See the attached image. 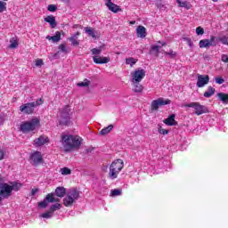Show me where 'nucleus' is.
I'll return each instance as SVG.
<instances>
[{
  "instance_id": "obj_23",
  "label": "nucleus",
  "mask_w": 228,
  "mask_h": 228,
  "mask_svg": "<svg viewBox=\"0 0 228 228\" xmlns=\"http://www.w3.org/2000/svg\"><path fill=\"white\" fill-rule=\"evenodd\" d=\"M65 193H67V189H65L64 187H57L55 189V195L57 197H60V198L65 197Z\"/></svg>"
},
{
  "instance_id": "obj_22",
  "label": "nucleus",
  "mask_w": 228,
  "mask_h": 228,
  "mask_svg": "<svg viewBox=\"0 0 228 228\" xmlns=\"http://www.w3.org/2000/svg\"><path fill=\"white\" fill-rule=\"evenodd\" d=\"M217 98L223 104H228V94L225 93H218L217 94Z\"/></svg>"
},
{
  "instance_id": "obj_3",
  "label": "nucleus",
  "mask_w": 228,
  "mask_h": 228,
  "mask_svg": "<svg viewBox=\"0 0 228 228\" xmlns=\"http://www.w3.org/2000/svg\"><path fill=\"white\" fill-rule=\"evenodd\" d=\"M42 104H44V99L39 98L36 102H28V103L20 105V111H21V113H25L26 115H31V113H33V111H35V108H37L38 106H42Z\"/></svg>"
},
{
  "instance_id": "obj_48",
  "label": "nucleus",
  "mask_w": 228,
  "mask_h": 228,
  "mask_svg": "<svg viewBox=\"0 0 228 228\" xmlns=\"http://www.w3.org/2000/svg\"><path fill=\"white\" fill-rule=\"evenodd\" d=\"M159 134H168V130L161 128V126H159Z\"/></svg>"
},
{
  "instance_id": "obj_36",
  "label": "nucleus",
  "mask_w": 228,
  "mask_h": 228,
  "mask_svg": "<svg viewBox=\"0 0 228 228\" xmlns=\"http://www.w3.org/2000/svg\"><path fill=\"white\" fill-rule=\"evenodd\" d=\"M209 40L210 46L215 47L216 46V37L211 36Z\"/></svg>"
},
{
  "instance_id": "obj_56",
  "label": "nucleus",
  "mask_w": 228,
  "mask_h": 228,
  "mask_svg": "<svg viewBox=\"0 0 228 228\" xmlns=\"http://www.w3.org/2000/svg\"><path fill=\"white\" fill-rule=\"evenodd\" d=\"M62 3H69V0H61Z\"/></svg>"
},
{
  "instance_id": "obj_45",
  "label": "nucleus",
  "mask_w": 228,
  "mask_h": 228,
  "mask_svg": "<svg viewBox=\"0 0 228 228\" xmlns=\"http://www.w3.org/2000/svg\"><path fill=\"white\" fill-rule=\"evenodd\" d=\"M48 12H56L58 7L54 4H49L47 7Z\"/></svg>"
},
{
  "instance_id": "obj_30",
  "label": "nucleus",
  "mask_w": 228,
  "mask_h": 228,
  "mask_svg": "<svg viewBox=\"0 0 228 228\" xmlns=\"http://www.w3.org/2000/svg\"><path fill=\"white\" fill-rule=\"evenodd\" d=\"M218 42H221L223 45H228V36H222L217 38Z\"/></svg>"
},
{
  "instance_id": "obj_27",
  "label": "nucleus",
  "mask_w": 228,
  "mask_h": 228,
  "mask_svg": "<svg viewBox=\"0 0 228 228\" xmlns=\"http://www.w3.org/2000/svg\"><path fill=\"white\" fill-rule=\"evenodd\" d=\"M86 33H87L89 37H92V38H97V32L90 27L86 28Z\"/></svg>"
},
{
  "instance_id": "obj_39",
  "label": "nucleus",
  "mask_w": 228,
  "mask_h": 228,
  "mask_svg": "<svg viewBox=\"0 0 228 228\" xmlns=\"http://www.w3.org/2000/svg\"><path fill=\"white\" fill-rule=\"evenodd\" d=\"M61 173L62 174V175H70L71 171L69 167H62L61 168Z\"/></svg>"
},
{
  "instance_id": "obj_32",
  "label": "nucleus",
  "mask_w": 228,
  "mask_h": 228,
  "mask_svg": "<svg viewBox=\"0 0 228 228\" xmlns=\"http://www.w3.org/2000/svg\"><path fill=\"white\" fill-rule=\"evenodd\" d=\"M136 61H137L133 57L126 59V64L130 65L131 67H133V65H135Z\"/></svg>"
},
{
  "instance_id": "obj_52",
  "label": "nucleus",
  "mask_w": 228,
  "mask_h": 228,
  "mask_svg": "<svg viewBox=\"0 0 228 228\" xmlns=\"http://www.w3.org/2000/svg\"><path fill=\"white\" fill-rule=\"evenodd\" d=\"M2 159H4V151L0 149V161H1Z\"/></svg>"
},
{
  "instance_id": "obj_42",
  "label": "nucleus",
  "mask_w": 228,
  "mask_h": 228,
  "mask_svg": "<svg viewBox=\"0 0 228 228\" xmlns=\"http://www.w3.org/2000/svg\"><path fill=\"white\" fill-rule=\"evenodd\" d=\"M215 80L217 85H224V83H225V79H224L222 77H217L215 78Z\"/></svg>"
},
{
  "instance_id": "obj_7",
  "label": "nucleus",
  "mask_w": 228,
  "mask_h": 228,
  "mask_svg": "<svg viewBox=\"0 0 228 228\" xmlns=\"http://www.w3.org/2000/svg\"><path fill=\"white\" fill-rule=\"evenodd\" d=\"M183 108H193L195 110V115L200 117V115H204V113H209L208 107L201 105L200 102H192L183 105Z\"/></svg>"
},
{
  "instance_id": "obj_24",
  "label": "nucleus",
  "mask_w": 228,
  "mask_h": 228,
  "mask_svg": "<svg viewBox=\"0 0 228 228\" xmlns=\"http://www.w3.org/2000/svg\"><path fill=\"white\" fill-rule=\"evenodd\" d=\"M133 90L135 94H141V92H143V86L140 82H134Z\"/></svg>"
},
{
  "instance_id": "obj_6",
  "label": "nucleus",
  "mask_w": 228,
  "mask_h": 228,
  "mask_svg": "<svg viewBox=\"0 0 228 228\" xmlns=\"http://www.w3.org/2000/svg\"><path fill=\"white\" fill-rule=\"evenodd\" d=\"M40 124V120L38 118H33L30 121L23 122L20 125V131L23 133H31V131H35L38 127Z\"/></svg>"
},
{
  "instance_id": "obj_34",
  "label": "nucleus",
  "mask_w": 228,
  "mask_h": 228,
  "mask_svg": "<svg viewBox=\"0 0 228 228\" xmlns=\"http://www.w3.org/2000/svg\"><path fill=\"white\" fill-rule=\"evenodd\" d=\"M118 195H122V190L120 189H114L111 191L112 197H118Z\"/></svg>"
},
{
  "instance_id": "obj_13",
  "label": "nucleus",
  "mask_w": 228,
  "mask_h": 228,
  "mask_svg": "<svg viewBox=\"0 0 228 228\" xmlns=\"http://www.w3.org/2000/svg\"><path fill=\"white\" fill-rule=\"evenodd\" d=\"M105 1H106V6L109 8L110 12H113V13H118V12H122V9H120V6L111 2V0H105Z\"/></svg>"
},
{
  "instance_id": "obj_46",
  "label": "nucleus",
  "mask_w": 228,
  "mask_h": 228,
  "mask_svg": "<svg viewBox=\"0 0 228 228\" xmlns=\"http://www.w3.org/2000/svg\"><path fill=\"white\" fill-rule=\"evenodd\" d=\"M196 35H204V28L202 27H198L196 28Z\"/></svg>"
},
{
  "instance_id": "obj_41",
  "label": "nucleus",
  "mask_w": 228,
  "mask_h": 228,
  "mask_svg": "<svg viewBox=\"0 0 228 228\" xmlns=\"http://www.w3.org/2000/svg\"><path fill=\"white\" fill-rule=\"evenodd\" d=\"M6 12V2L0 1V13Z\"/></svg>"
},
{
  "instance_id": "obj_29",
  "label": "nucleus",
  "mask_w": 228,
  "mask_h": 228,
  "mask_svg": "<svg viewBox=\"0 0 228 228\" xmlns=\"http://www.w3.org/2000/svg\"><path fill=\"white\" fill-rule=\"evenodd\" d=\"M58 209H61V204L55 203L50 207V211L53 215L54 211H58Z\"/></svg>"
},
{
  "instance_id": "obj_21",
  "label": "nucleus",
  "mask_w": 228,
  "mask_h": 228,
  "mask_svg": "<svg viewBox=\"0 0 228 228\" xmlns=\"http://www.w3.org/2000/svg\"><path fill=\"white\" fill-rule=\"evenodd\" d=\"M118 174H120V171L117 170L115 167H112V166L110 167L109 177L110 179H117V177H118Z\"/></svg>"
},
{
  "instance_id": "obj_44",
  "label": "nucleus",
  "mask_w": 228,
  "mask_h": 228,
  "mask_svg": "<svg viewBox=\"0 0 228 228\" xmlns=\"http://www.w3.org/2000/svg\"><path fill=\"white\" fill-rule=\"evenodd\" d=\"M184 42H187L189 47H191V49L193 47V41H191V38L190 37H183Z\"/></svg>"
},
{
  "instance_id": "obj_1",
  "label": "nucleus",
  "mask_w": 228,
  "mask_h": 228,
  "mask_svg": "<svg viewBox=\"0 0 228 228\" xmlns=\"http://www.w3.org/2000/svg\"><path fill=\"white\" fill-rule=\"evenodd\" d=\"M61 142L65 152H70L81 146V138L77 135L62 134Z\"/></svg>"
},
{
  "instance_id": "obj_4",
  "label": "nucleus",
  "mask_w": 228,
  "mask_h": 228,
  "mask_svg": "<svg viewBox=\"0 0 228 228\" xmlns=\"http://www.w3.org/2000/svg\"><path fill=\"white\" fill-rule=\"evenodd\" d=\"M79 199V191L77 189H69L67 196L63 199V204L66 208H70Z\"/></svg>"
},
{
  "instance_id": "obj_9",
  "label": "nucleus",
  "mask_w": 228,
  "mask_h": 228,
  "mask_svg": "<svg viewBox=\"0 0 228 228\" xmlns=\"http://www.w3.org/2000/svg\"><path fill=\"white\" fill-rule=\"evenodd\" d=\"M30 161L34 167H38V165L44 163V157L40 151H34L30 154Z\"/></svg>"
},
{
  "instance_id": "obj_20",
  "label": "nucleus",
  "mask_w": 228,
  "mask_h": 228,
  "mask_svg": "<svg viewBox=\"0 0 228 228\" xmlns=\"http://www.w3.org/2000/svg\"><path fill=\"white\" fill-rule=\"evenodd\" d=\"M45 22H49L52 28H54L57 26L56 18L53 15H49L45 18Z\"/></svg>"
},
{
  "instance_id": "obj_11",
  "label": "nucleus",
  "mask_w": 228,
  "mask_h": 228,
  "mask_svg": "<svg viewBox=\"0 0 228 228\" xmlns=\"http://www.w3.org/2000/svg\"><path fill=\"white\" fill-rule=\"evenodd\" d=\"M133 83H140L145 77V69H137L131 73Z\"/></svg>"
},
{
  "instance_id": "obj_10",
  "label": "nucleus",
  "mask_w": 228,
  "mask_h": 228,
  "mask_svg": "<svg viewBox=\"0 0 228 228\" xmlns=\"http://www.w3.org/2000/svg\"><path fill=\"white\" fill-rule=\"evenodd\" d=\"M53 202H58V200L53 197V193H49L46 195L45 199L43 201H40L38 203V208L41 209H45L47 206H49V203Z\"/></svg>"
},
{
  "instance_id": "obj_53",
  "label": "nucleus",
  "mask_w": 228,
  "mask_h": 228,
  "mask_svg": "<svg viewBox=\"0 0 228 228\" xmlns=\"http://www.w3.org/2000/svg\"><path fill=\"white\" fill-rule=\"evenodd\" d=\"M37 193H38V189H32L31 195L35 196V195H37Z\"/></svg>"
},
{
  "instance_id": "obj_50",
  "label": "nucleus",
  "mask_w": 228,
  "mask_h": 228,
  "mask_svg": "<svg viewBox=\"0 0 228 228\" xmlns=\"http://www.w3.org/2000/svg\"><path fill=\"white\" fill-rule=\"evenodd\" d=\"M42 65H44V61H42V59L36 61V67H42Z\"/></svg>"
},
{
  "instance_id": "obj_15",
  "label": "nucleus",
  "mask_w": 228,
  "mask_h": 228,
  "mask_svg": "<svg viewBox=\"0 0 228 228\" xmlns=\"http://www.w3.org/2000/svg\"><path fill=\"white\" fill-rule=\"evenodd\" d=\"M93 61L97 65H102L104 63H110V57H101V56L94 55L93 57Z\"/></svg>"
},
{
  "instance_id": "obj_5",
  "label": "nucleus",
  "mask_w": 228,
  "mask_h": 228,
  "mask_svg": "<svg viewBox=\"0 0 228 228\" xmlns=\"http://www.w3.org/2000/svg\"><path fill=\"white\" fill-rule=\"evenodd\" d=\"M60 126H69L70 124V106L66 105L60 110Z\"/></svg>"
},
{
  "instance_id": "obj_59",
  "label": "nucleus",
  "mask_w": 228,
  "mask_h": 228,
  "mask_svg": "<svg viewBox=\"0 0 228 228\" xmlns=\"http://www.w3.org/2000/svg\"><path fill=\"white\" fill-rule=\"evenodd\" d=\"M159 44H161V41H159Z\"/></svg>"
},
{
  "instance_id": "obj_16",
  "label": "nucleus",
  "mask_w": 228,
  "mask_h": 228,
  "mask_svg": "<svg viewBox=\"0 0 228 228\" xmlns=\"http://www.w3.org/2000/svg\"><path fill=\"white\" fill-rule=\"evenodd\" d=\"M110 167H114L118 172H122V168H124V161L120 159L114 160Z\"/></svg>"
},
{
  "instance_id": "obj_17",
  "label": "nucleus",
  "mask_w": 228,
  "mask_h": 228,
  "mask_svg": "<svg viewBox=\"0 0 228 228\" xmlns=\"http://www.w3.org/2000/svg\"><path fill=\"white\" fill-rule=\"evenodd\" d=\"M46 40H52L53 44H56L61 40V33L60 31H56L54 36H47Z\"/></svg>"
},
{
  "instance_id": "obj_12",
  "label": "nucleus",
  "mask_w": 228,
  "mask_h": 228,
  "mask_svg": "<svg viewBox=\"0 0 228 228\" xmlns=\"http://www.w3.org/2000/svg\"><path fill=\"white\" fill-rule=\"evenodd\" d=\"M209 83V75H198L197 86L198 88H204Z\"/></svg>"
},
{
  "instance_id": "obj_8",
  "label": "nucleus",
  "mask_w": 228,
  "mask_h": 228,
  "mask_svg": "<svg viewBox=\"0 0 228 228\" xmlns=\"http://www.w3.org/2000/svg\"><path fill=\"white\" fill-rule=\"evenodd\" d=\"M170 102L169 99L165 100V98H158L151 102V108L153 111H158L159 106H167V104H170Z\"/></svg>"
},
{
  "instance_id": "obj_58",
  "label": "nucleus",
  "mask_w": 228,
  "mask_h": 228,
  "mask_svg": "<svg viewBox=\"0 0 228 228\" xmlns=\"http://www.w3.org/2000/svg\"><path fill=\"white\" fill-rule=\"evenodd\" d=\"M162 44V45H167V43H161Z\"/></svg>"
},
{
  "instance_id": "obj_14",
  "label": "nucleus",
  "mask_w": 228,
  "mask_h": 228,
  "mask_svg": "<svg viewBox=\"0 0 228 228\" xmlns=\"http://www.w3.org/2000/svg\"><path fill=\"white\" fill-rule=\"evenodd\" d=\"M45 143H49V137L45 135H41L34 140V145L37 147H42V145H45Z\"/></svg>"
},
{
  "instance_id": "obj_31",
  "label": "nucleus",
  "mask_w": 228,
  "mask_h": 228,
  "mask_svg": "<svg viewBox=\"0 0 228 228\" xmlns=\"http://www.w3.org/2000/svg\"><path fill=\"white\" fill-rule=\"evenodd\" d=\"M77 86H79L80 88H82V87H88V86H90V80L86 78L84 80V82L77 83Z\"/></svg>"
},
{
  "instance_id": "obj_47",
  "label": "nucleus",
  "mask_w": 228,
  "mask_h": 228,
  "mask_svg": "<svg viewBox=\"0 0 228 228\" xmlns=\"http://www.w3.org/2000/svg\"><path fill=\"white\" fill-rule=\"evenodd\" d=\"M69 42H71L72 45H79V41H77V39H75L74 37H69Z\"/></svg>"
},
{
  "instance_id": "obj_35",
  "label": "nucleus",
  "mask_w": 228,
  "mask_h": 228,
  "mask_svg": "<svg viewBox=\"0 0 228 228\" xmlns=\"http://www.w3.org/2000/svg\"><path fill=\"white\" fill-rule=\"evenodd\" d=\"M92 54H94V56H98L99 54H101L102 53V49L101 48H93L91 50Z\"/></svg>"
},
{
  "instance_id": "obj_40",
  "label": "nucleus",
  "mask_w": 228,
  "mask_h": 228,
  "mask_svg": "<svg viewBox=\"0 0 228 228\" xmlns=\"http://www.w3.org/2000/svg\"><path fill=\"white\" fill-rule=\"evenodd\" d=\"M41 217L42 218H46V219L53 218V214L49 210V211H47L45 213L41 214Z\"/></svg>"
},
{
  "instance_id": "obj_2",
  "label": "nucleus",
  "mask_w": 228,
  "mask_h": 228,
  "mask_svg": "<svg viewBox=\"0 0 228 228\" xmlns=\"http://www.w3.org/2000/svg\"><path fill=\"white\" fill-rule=\"evenodd\" d=\"M22 188V183L12 182L11 185L6 183L0 182V197L3 199H9L12 197V191H19Z\"/></svg>"
},
{
  "instance_id": "obj_57",
  "label": "nucleus",
  "mask_w": 228,
  "mask_h": 228,
  "mask_svg": "<svg viewBox=\"0 0 228 228\" xmlns=\"http://www.w3.org/2000/svg\"><path fill=\"white\" fill-rule=\"evenodd\" d=\"M213 3H218V0H212Z\"/></svg>"
},
{
  "instance_id": "obj_37",
  "label": "nucleus",
  "mask_w": 228,
  "mask_h": 228,
  "mask_svg": "<svg viewBox=\"0 0 228 228\" xmlns=\"http://www.w3.org/2000/svg\"><path fill=\"white\" fill-rule=\"evenodd\" d=\"M165 55L169 56L170 58H175L177 53L174 52V50H169V52H165Z\"/></svg>"
},
{
  "instance_id": "obj_43",
  "label": "nucleus",
  "mask_w": 228,
  "mask_h": 228,
  "mask_svg": "<svg viewBox=\"0 0 228 228\" xmlns=\"http://www.w3.org/2000/svg\"><path fill=\"white\" fill-rule=\"evenodd\" d=\"M161 49V46L159 45H152L151 51H153L156 53V54H159V50Z\"/></svg>"
},
{
  "instance_id": "obj_60",
  "label": "nucleus",
  "mask_w": 228,
  "mask_h": 228,
  "mask_svg": "<svg viewBox=\"0 0 228 228\" xmlns=\"http://www.w3.org/2000/svg\"><path fill=\"white\" fill-rule=\"evenodd\" d=\"M4 1H8V0H4Z\"/></svg>"
},
{
  "instance_id": "obj_55",
  "label": "nucleus",
  "mask_w": 228,
  "mask_h": 228,
  "mask_svg": "<svg viewBox=\"0 0 228 228\" xmlns=\"http://www.w3.org/2000/svg\"><path fill=\"white\" fill-rule=\"evenodd\" d=\"M4 124V118L3 117H0V126H3Z\"/></svg>"
},
{
  "instance_id": "obj_25",
  "label": "nucleus",
  "mask_w": 228,
  "mask_h": 228,
  "mask_svg": "<svg viewBox=\"0 0 228 228\" xmlns=\"http://www.w3.org/2000/svg\"><path fill=\"white\" fill-rule=\"evenodd\" d=\"M200 49H208V47H211V45L209 43V39H201L199 43Z\"/></svg>"
},
{
  "instance_id": "obj_19",
  "label": "nucleus",
  "mask_w": 228,
  "mask_h": 228,
  "mask_svg": "<svg viewBox=\"0 0 228 228\" xmlns=\"http://www.w3.org/2000/svg\"><path fill=\"white\" fill-rule=\"evenodd\" d=\"M136 32H137V36L140 38H145V37H147V29L143 26H139L136 28Z\"/></svg>"
},
{
  "instance_id": "obj_33",
  "label": "nucleus",
  "mask_w": 228,
  "mask_h": 228,
  "mask_svg": "<svg viewBox=\"0 0 228 228\" xmlns=\"http://www.w3.org/2000/svg\"><path fill=\"white\" fill-rule=\"evenodd\" d=\"M176 3L180 8H187V10L190 9V7H188V2H182L181 0H176Z\"/></svg>"
},
{
  "instance_id": "obj_26",
  "label": "nucleus",
  "mask_w": 228,
  "mask_h": 228,
  "mask_svg": "<svg viewBox=\"0 0 228 228\" xmlns=\"http://www.w3.org/2000/svg\"><path fill=\"white\" fill-rule=\"evenodd\" d=\"M111 131H113V125H110L107 127H104L103 129H102L100 131V134H102V136H105V134H108L109 133H111Z\"/></svg>"
},
{
  "instance_id": "obj_38",
  "label": "nucleus",
  "mask_w": 228,
  "mask_h": 228,
  "mask_svg": "<svg viewBox=\"0 0 228 228\" xmlns=\"http://www.w3.org/2000/svg\"><path fill=\"white\" fill-rule=\"evenodd\" d=\"M10 49H17L19 47V42L17 40H11Z\"/></svg>"
},
{
  "instance_id": "obj_49",
  "label": "nucleus",
  "mask_w": 228,
  "mask_h": 228,
  "mask_svg": "<svg viewBox=\"0 0 228 228\" xmlns=\"http://www.w3.org/2000/svg\"><path fill=\"white\" fill-rule=\"evenodd\" d=\"M221 61H224V63H228V55L227 54H222Z\"/></svg>"
},
{
  "instance_id": "obj_28",
  "label": "nucleus",
  "mask_w": 228,
  "mask_h": 228,
  "mask_svg": "<svg viewBox=\"0 0 228 228\" xmlns=\"http://www.w3.org/2000/svg\"><path fill=\"white\" fill-rule=\"evenodd\" d=\"M215 88L208 86V89L207 92L204 93V97H207V99H209V97H213V95H215Z\"/></svg>"
},
{
  "instance_id": "obj_54",
  "label": "nucleus",
  "mask_w": 228,
  "mask_h": 228,
  "mask_svg": "<svg viewBox=\"0 0 228 228\" xmlns=\"http://www.w3.org/2000/svg\"><path fill=\"white\" fill-rule=\"evenodd\" d=\"M77 37H79V32H76L70 38L77 39Z\"/></svg>"
},
{
  "instance_id": "obj_51",
  "label": "nucleus",
  "mask_w": 228,
  "mask_h": 228,
  "mask_svg": "<svg viewBox=\"0 0 228 228\" xmlns=\"http://www.w3.org/2000/svg\"><path fill=\"white\" fill-rule=\"evenodd\" d=\"M59 49H61V51H62V53H67V47L65 46V45H61L59 46Z\"/></svg>"
},
{
  "instance_id": "obj_18",
  "label": "nucleus",
  "mask_w": 228,
  "mask_h": 228,
  "mask_svg": "<svg viewBox=\"0 0 228 228\" xmlns=\"http://www.w3.org/2000/svg\"><path fill=\"white\" fill-rule=\"evenodd\" d=\"M164 124H166V126H176L177 122H175V115L171 114L167 118L164 120Z\"/></svg>"
}]
</instances>
